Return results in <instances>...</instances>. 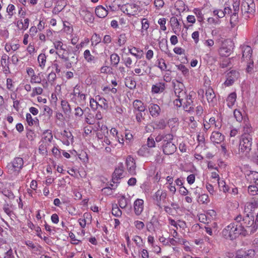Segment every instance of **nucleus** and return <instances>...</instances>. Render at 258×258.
<instances>
[{"label": "nucleus", "mask_w": 258, "mask_h": 258, "mask_svg": "<svg viewBox=\"0 0 258 258\" xmlns=\"http://www.w3.org/2000/svg\"><path fill=\"white\" fill-rule=\"evenodd\" d=\"M95 14L97 16L100 18H104L108 14V9L102 6H98L95 9Z\"/></svg>", "instance_id": "aec40b11"}, {"label": "nucleus", "mask_w": 258, "mask_h": 258, "mask_svg": "<svg viewBox=\"0 0 258 258\" xmlns=\"http://www.w3.org/2000/svg\"><path fill=\"white\" fill-rule=\"evenodd\" d=\"M194 13L196 15L198 20L199 22H202L204 20V15L202 10L198 8L194 9L193 10Z\"/></svg>", "instance_id": "de8ad7c7"}, {"label": "nucleus", "mask_w": 258, "mask_h": 258, "mask_svg": "<svg viewBox=\"0 0 258 258\" xmlns=\"http://www.w3.org/2000/svg\"><path fill=\"white\" fill-rule=\"evenodd\" d=\"M61 106L63 112L66 114H69L71 113V107L70 104L67 101L62 100L61 102Z\"/></svg>", "instance_id": "79ce46f5"}, {"label": "nucleus", "mask_w": 258, "mask_h": 258, "mask_svg": "<svg viewBox=\"0 0 258 258\" xmlns=\"http://www.w3.org/2000/svg\"><path fill=\"white\" fill-rule=\"evenodd\" d=\"M165 88V84L163 82H158L152 86V92L157 94L161 93L164 91Z\"/></svg>", "instance_id": "4be33fe9"}, {"label": "nucleus", "mask_w": 258, "mask_h": 258, "mask_svg": "<svg viewBox=\"0 0 258 258\" xmlns=\"http://www.w3.org/2000/svg\"><path fill=\"white\" fill-rule=\"evenodd\" d=\"M146 146L148 148H153L155 146V142L152 137H149L147 140Z\"/></svg>", "instance_id": "774afa93"}, {"label": "nucleus", "mask_w": 258, "mask_h": 258, "mask_svg": "<svg viewBox=\"0 0 258 258\" xmlns=\"http://www.w3.org/2000/svg\"><path fill=\"white\" fill-rule=\"evenodd\" d=\"M253 253L254 251L251 249L247 251H239L237 252L235 258H251Z\"/></svg>", "instance_id": "f704fd0d"}, {"label": "nucleus", "mask_w": 258, "mask_h": 258, "mask_svg": "<svg viewBox=\"0 0 258 258\" xmlns=\"http://www.w3.org/2000/svg\"><path fill=\"white\" fill-rule=\"evenodd\" d=\"M71 99L76 103L84 104L86 99V95L81 91L80 86L77 85L71 94Z\"/></svg>", "instance_id": "39448f33"}, {"label": "nucleus", "mask_w": 258, "mask_h": 258, "mask_svg": "<svg viewBox=\"0 0 258 258\" xmlns=\"http://www.w3.org/2000/svg\"><path fill=\"white\" fill-rule=\"evenodd\" d=\"M255 6L253 0H243L241 10L243 14H252L254 13Z\"/></svg>", "instance_id": "0eeeda50"}, {"label": "nucleus", "mask_w": 258, "mask_h": 258, "mask_svg": "<svg viewBox=\"0 0 258 258\" xmlns=\"http://www.w3.org/2000/svg\"><path fill=\"white\" fill-rule=\"evenodd\" d=\"M167 197V191L160 188L151 196V199L154 204L161 208L162 204L165 203Z\"/></svg>", "instance_id": "20e7f679"}, {"label": "nucleus", "mask_w": 258, "mask_h": 258, "mask_svg": "<svg viewBox=\"0 0 258 258\" xmlns=\"http://www.w3.org/2000/svg\"><path fill=\"white\" fill-rule=\"evenodd\" d=\"M120 60L118 55L116 53H113L110 55V61L114 66H116Z\"/></svg>", "instance_id": "09e8293b"}, {"label": "nucleus", "mask_w": 258, "mask_h": 258, "mask_svg": "<svg viewBox=\"0 0 258 258\" xmlns=\"http://www.w3.org/2000/svg\"><path fill=\"white\" fill-rule=\"evenodd\" d=\"M129 52L137 59H140L143 56V51L136 47H128Z\"/></svg>", "instance_id": "b1692460"}, {"label": "nucleus", "mask_w": 258, "mask_h": 258, "mask_svg": "<svg viewBox=\"0 0 258 258\" xmlns=\"http://www.w3.org/2000/svg\"><path fill=\"white\" fill-rule=\"evenodd\" d=\"M126 170L132 175L136 174V164L135 159L131 156H127L125 161Z\"/></svg>", "instance_id": "9b49d317"}, {"label": "nucleus", "mask_w": 258, "mask_h": 258, "mask_svg": "<svg viewBox=\"0 0 258 258\" xmlns=\"http://www.w3.org/2000/svg\"><path fill=\"white\" fill-rule=\"evenodd\" d=\"M30 77V83L32 84H39L40 83L41 81L40 78L38 76L36 75L35 74Z\"/></svg>", "instance_id": "e2e57ef3"}, {"label": "nucleus", "mask_w": 258, "mask_h": 258, "mask_svg": "<svg viewBox=\"0 0 258 258\" xmlns=\"http://www.w3.org/2000/svg\"><path fill=\"white\" fill-rule=\"evenodd\" d=\"M252 144V138L249 135L242 136L240 141L238 154L242 155H246L250 150Z\"/></svg>", "instance_id": "7ed1b4c3"}, {"label": "nucleus", "mask_w": 258, "mask_h": 258, "mask_svg": "<svg viewBox=\"0 0 258 258\" xmlns=\"http://www.w3.org/2000/svg\"><path fill=\"white\" fill-rule=\"evenodd\" d=\"M222 234L226 238L232 240L239 235H245L247 232L241 224L231 223L223 229Z\"/></svg>", "instance_id": "f257e3e1"}, {"label": "nucleus", "mask_w": 258, "mask_h": 258, "mask_svg": "<svg viewBox=\"0 0 258 258\" xmlns=\"http://www.w3.org/2000/svg\"><path fill=\"white\" fill-rule=\"evenodd\" d=\"M204 128L205 131H208L210 129L212 126H215V127H217V126L216 124L215 118L214 117H211L209 121H204L203 122Z\"/></svg>", "instance_id": "4c0bfd02"}, {"label": "nucleus", "mask_w": 258, "mask_h": 258, "mask_svg": "<svg viewBox=\"0 0 258 258\" xmlns=\"http://www.w3.org/2000/svg\"><path fill=\"white\" fill-rule=\"evenodd\" d=\"M198 202L200 204H207L210 202L209 196L207 194H202L199 196Z\"/></svg>", "instance_id": "a18cd8bd"}, {"label": "nucleus", "mask_w": 258, "mask_h": 258, "mask_svg": "<svg viewBox=\"0 0 258 258\" xmlns=\"http://www.w3.org/2000/svg\"><path fill=\"white\" fill-rule=\"evenodd\" d=\"M134 223L136 228L139 230H142L145 227L144 223L141 221H135Z\"/></svg>", "instance_id": "0e129e2a"}, {"label": "nucleus", "mask_w": 258, "mask_h": 258, "mask_svg": "<svg viewBox=\"0 0 258 258\" xmlns=\"http://www.w3.org/2000/svg\"><path fill=\"white\" fill-rule=\"evenodd\" d=\"M158 23L160 25V28L163 31L166 30L165 24L166 23V20L164 18H160L158 21Z\"/></svg>", "instance_id": "680f3d73"}, {"label": "nucleus", "mask_w": 258, "mask_h": 258, "mask_svg": "<svg viewBox=\"0 0 258 258\" xmlns=\"http://www.w3.org/2000/svg\"><path fill=\"white\" fill-rule=\"evenodd\" d=\"M133 106L134 107V111L144 112L145 110V106L143 103L139 100H136L134 101Z\"/></svg>", "instance_id": "c85d7f7f"}, {"label": "nucleus", "mask_w": 258, "mask_h": 258, "mask_svg": "<svg viewBox=\"0 0 258 258\" xmlns=\"http://www.w3.org/2000/svg\"><path fill=\"white\" fill-rule=\"evenodd\" d=\"M231 12V9L229 7H225L224 11L221 10H215L213 11L215 16H217L218 18H223L225 14H229Z\"/></svg>", "instance_id": "bb28decb"}, {"label": "nucleus", "mask_w": 258, "mask_h": 258, "mask_svg": "<svg viewBox=\"0 0 258 258\" xmlns=\"http://www.w3.org/2000/svg\"><path fill=\"white\" fill-rule=\"evenodd\" d=\"M175 94L177 98H180L182 99L183 98H185L186 97L188 96L186 94V92L183 89L180 88H176L175 89Z\"/></svg>", "instance_id": "58836bf2"}, {"label": "nucleus", "mask_w": 258, "mask_h": 258, "mask_svg": "<svg viewBox=\"0 0 258 258\" xmlns=\"http://www.w3.org/2000/svg\"><path fill=\"white\" fill-rule=\"evenodd\" d=\"M234 116L237 121L241 122L242 121L243 116L241 112L239 110L235 109L234 111Z\"/></svg>", "instance_id": "052dcab7"}, {"label": "nucleus", "mask_w": 258, "mask_h": 258, "mask_svg": "<svg viewBox=\"0 0 258 258\" xmlns=\"http://www.w3.org/2000/svg\"><path fill=\"white\" fill-rule=\"evenodd\" d=\"M170 23L173 32L175 34H177L180 30L179 23L177 19L175 17H172L170 19Z\"/></svg>", "instance_id": "a878e982"}, {"label": "nucleus", "mask_w": 258, "mask_h": 258, "mask_svg": "<svg viewBox=\"0 0 258 258\" xmlns=\"http://www.w3.org/2000/svg\"><path fill=\"white\" fill-rule=\"evenodd\" d=\"M172 140L166 141L163 143L162 149L164 153L166 155H171L176 150V145L173 143Z\"/></svg>", "instance_id": "f8f14e48"}, {"label": "nucleus", "mask_w": 258, "mask_h": 258, "mask_svg": "<svg viewBox=\"0 0 258 258\" xmlns=\"http://www.w3.org/2000/svg\"><path fill=\"white\" fill-rule=\"evenodd\" d=\"M26 121L30 126L39 125V120L37 117H33L30 113H26Z\"/></svg>", "instance_id": "393cba45"}, {"label": "nucleus", "mask_w": 258, "mask_h": 258, "mask_svg": "<svg viewBox=\"0 0 258 258\" xmlns=\"http://www.w3.org/2000/svg\"><path fill=\"white\" fill-rule=\"evenodd\" d=\"M92 221V216L90 213L86 212L84 213L83 217L78 220L80 226L82 228H85L87 224H90Z\"/></svg>", "instance_id": "a211bd4d"}, {"label": "nucleus", "mask_w": 258, "mask_h": 258, "mask_svg": "<svg viewBox=\"0 0 258 258\" xmlns=\"http://www.w3.org/2000/svg\"><path fill=\"white\" fill-rule=\"evenodd\" d=\"M243 227L251 228L250 232L254 231L258 227V223L255 220L254 221V217L253 216L247 215L243 219V223L241 224Z\"/></svg>", "instance_id": "9d476101"}, {"label": "nucleus", "mask_w": 258, "mask_h": 258, "mask_svg": "<svg viewBox=\"0 0 258 258\" xmlns=\"http://www.w3.org/2000/svg\"><path fill=\"white\" fill-rule=\"evenodd\" d=\"M123 173V166L122 164L119 165L118 167H117L113 173V179L117 180L118 179H120L122 177V174Z\"/></svg>", "instance_id": "7c9ffc66"}, {"label": "nucleus", "mask_w": 258, "mask_h": 258, "mask_svg": "<svg viewBox=\"0 0 258 258\" xmlns=\"http://www.w3.org/2000/svg\"><path fill=\"white\" fill-rule=\"evenodd\" d=\"M239 74L236 71H232L227 75L226 80L224 82L225 86L232 85L234 82L238 78Z\"/></svg>", "instance_id": "4468645a"}, {"label": "nucleus", "mask_w": 258, "mask_h": 258, "mask_svg": "<svg viewBox=\"0 0 258 258\" xmlns=\"http://www.w3.org/2000/svg\"><path fill=\"white\" fill-rule=\"evenodd\" d=\"M53 45L56 49V53L59 56V57L67 60L68 54L67 50V45L66 44H63L62 42L60 40L54 41Z\"/></svg>", "instance_id": "423d86ee"}, {"label": "nucleus", "mask_w": 258, "mask_h": 258, "mask_svg": "<svg viewBox=\"0 0 258 258\" xmlns=\"http://www.w3.org/2000/svg\"><path fill=\"white\" fill-rule=\"evenodd\" d=\"M232 49V42L230 40H226L223 42L219 49L220 55L222 56L227 57L230 55Z\"/></svg>", "instance_id": "6e6552de"}, {"label": "nucleus", "mask_w": 258, "mask_h": 258, "mask_svg": "<svg viewBox=\"0 0 258 258\" xmlns=\"http://www.w3.org/2000/svg\"><path fill=\"white\" fill-rule=\"evenodd\" d=\"M155 140L157 142H160L163 141L164 143L166 142V141L173 140V136L170 134L165 135L160 134L156 137Z\"/></svg>", "instance_id": "72a5a7b5"}, {"label": "nucleus", "mask_w": 258, "mask_h": 258, "mask_svg": "<svg viewBox=\"0 0 258 258\" xmlns=\"http://www.w3.org/2000/svg\"><path fill=\"white\" fill-rule=\"evenodd\" d=\"M46 56L45 54L41 53L38 56V61L39 66L42 69H43L45 66Z\"/></svg>", "instance_id": "ea45409f"}, {"label": "nucleus", "mask_w": 258, "mask_h": 258, "mask_svg": "<svg viewBox=\"0 0 258 258\" xmlns=\"http://www.w3.org/2000/svg\"><path fill=\"white\" fill-rule=\"evenodd\" d=\"M236 94L235 92H232L228 95L226 99V102L227 106L229 108L232 107L234 105V103L236 100Z\"/></svg>", "instance_id": "e433bc0d"}, {"label": "nucleus", "mask_w": 258, "mask_h": 258, "mask_svg": "<svg viewBox=\"0 0 258 258\" xmlns=\"http://www.w3.org/2000/svg\"><path fill=\"white\" fill-rule=\"evenodd\" d=\"M251 181L258 185V172L256 171L251 172L248 175Z\"/></svg>", "instance_id": "864d4df0"}, {"label": "nucleus", "mask_w": 258, "mask_h": 258, "mask_svg": "<svg viewBox=\"0 0 258 258\" xmlns=\"http://www.w3.org/2000/svg\"><path fill=\"white\" fill-rule=\"evenodd\" d=\"M206 96L209 103H213L216 101V96L211 88H208L206 91Z\"/></svg>", "instance_id": "c756f323"}, {"label": "nucleus", "mask_w": 258, "mask_h": 258, "mask_svg": "<svg viewBox=\"0 0 258 258\" xmlns=\"http://www.w3.org/2000/svg\"><path fill=\"white\" fill-rule=\"evenodd\" d=\"M164 5V2L163 0H155L154 6L156 9L160 10Z\"/></svg>", "instance_id": "69168bd1"}, {"label": "nucleus", "mask_w": 258, "mask_h": 258, "mask_svg": "<svg viewBox=\"0 0 258 258\" xmlns=\"http://www.w3.org/2000/svg\"><path fill=\"white\" fill-rule=\"evenodd\" d=\"M125 84L127 88L131 89H134L136 86V81L131 77H128L125 79Z\"/></svg>", "instance_id": "a19ab883"}, {"label": "nucleus", "mask_w": 258, "mask_h": 258, "mask_svg": "<svg viewBox=\"0 0 258 258\" xmlns=\"http://www.w3.org/2000/svg\"><path fill=\"white\" fill-rule=\"evenodd\" d=\"M133 240L138 246L141 247L142 246V239L139 236L136 235L134 236Z\"/></svg>", "instance_id": "338daca9"}, {"label": "nucleus", "mask_w": 258, "mask_h": 258, "mask_svg": "<svg viewBox=\"0 0 258 258\" xmlns=\"http://www.w3.org/2000/svg\"><path fill=\"white\" fill-rule=\"evenodd\" d=\"M138 154L142 156H146L150 154V151L146 145H143L138 151Z\"/></svg>", "instance_id": "49530a36"}, {"label": "nucleus", "mask_w": 258, "mask_h": 258, "mask_svg": "<svg viewBox=\"0 0 258 258\" xmlns=\"http://www.w3.org/2000/svg\"><path fill=\"white\" fill-rule=\"evenodd\" d=\"M238 13H233L232 15L231 16L230 21L232 27H233L235 26L237 22H238Z\"/></svg>", "instance_id": "4d7b16f0"}, {"label": "nucleus", "mask_w": 258, "mask_h": 258, "mask_svg": "<svg viewBox=\"0 0 258 258\" xmlns=\"http://www.w3.org/2000/svg\"><path fill=\"white\" fill-rule=\"evenodd\" d=\"M99 127L96 133L97 138L99 139H104L103 142L107 145H110L111 141L108 137L109 133L107 127L105 125H102L101 126L99 125Z\"/></svg>", "instance_id": "1a4fd4ad"}, {"label": "nucleus", "mask_w": 258, "mask_h": 258, "mask_svg": "<svg viewBox=\"0 0 258 258\" xmlns=\"http://www.w3.org/2000/svg\"><path fill=\"white\" fill-rule=\"evenodd\" d=\"M219 187L220 190L224 192L228 190V187L226 185L225 182L223 180H220L218 181Z\"/></svg>", "instance_id": "5fc2aeb1"}, {"label": "nucleus", "mask_w": 258, "mask_h": 258, "mask_svg": "<svg viewBox=\"0 0 258 258\" xmlns=\"http://www.w3.org/2000/svg\"><path fill=\"white\" fill-rule=\"evenodd\" d=\"M24 160L21 157H15L7 166V172L13 176H17L24 167Z\"/></svg>", "instance_id": "f03ea898"}, {"label": "nucleus", "mask_w": 258, "mask_h": 258, "mask_svg": "<svg viewBox=\"0 0 258 258\" xmlns=\"http://www.w3.org/2000/svg\"><path fill=\"white\" fill-rule=\"evenodd\" d=\"M121 10L124 13L128 15L134 16L137 14L138 8L135 4H127L122 6Z\"/></svg>", "instance_id": "ddd939ff"}, {"label": "nucleus", "mask_w": 258, "mask_h": 258, "mask_svg": "<svg viewBox=\"0 0 258 258\" xmlns=\"http://www.w3.org/2000/svg\"><path fill=\"white\" fill-rule=\"evenodd\" d=\"M158 67L161 71H166L167 68L165 60L162 58L158 60Z\"/></svg>", "instance_id": "bf43d9fd"}, {"label": "nucleus", "mask_w": 258, "mask_h": 258, "mask_svg": "<svg viewBox=\"0 0 258 258\" xmlns=\"http://www.w3.org/2000/svg\"><path fill=\"white\" fill-rule=\"evenodd\" d=\"M61 140L64 145L69 146L73 142V136L70 132L64 130L61 133Z\"/></svg>", "instance_id": "2eb2a0df"}, {"label": "nucleus", "mask_w": 258, "mask_h": 258, "mask_svg": "<svg viewBox=\"0 0 258 258\" xmlns=\"http://www.w3.org/2000/svg\"><path fill=\"white\" fill-rule=\"evenodd\" d=\"M53 139L51 132L49 130H45L42 134V141L43 143H50Z\"/></svg>", "instance_id": "cd10ccee"}, {"label": "nucleus", "mask_w": 258, "mask_h": 258, "mask_svg": "<svg viewBox=\"0 0 258 258\" xmlns=\"http://www.w3.org/2000/svg\"><path fill=\"white\" fill-rule=\"evenodd\" d=\"M118 201L119 207L122 209L126 208L130 202L128 199L126 198L125 197L122 195L118 196Z\"/></svg>", "instance_id": "2f4dec72"}, {"label": "nucleus", "mask_w": 258, "mask_h": 258, "mask_svg": "<svg viewBox=\"0 0 258 258\" xmlns=\"http://www.w3.org/2000/svg\"><path fill=\"white\" fill-rule=\"evenodd\" d=\"M83 56L85 60L88 63H94L95 62V57L91 54L90 51L88 49L84 51Z\"/></svg>", "instance_id": "c9c22d12"}, {"label": "nucleus", "mask_w": 258, "mask_h": 258, "mask_svg": "<svg viewBox=\"0 0 258 258\" xmlns=\"http://www.w3.org/2000/svg\"><path fill=\"white\" fill-rule=\"evenodd\" d=\"M176 67L177 69L181 72L184 76L186 77L189 75L188 69L184 65L180 64Z\"/></svg>", "instance_id": "8fccbe9b"}, {"label": "nucleus", "mask_w": 258, "mask_h": 258, "mask_svg": "<svg viewBox=\"0 0 258 258\" xmlns=\"http://www.w3.org/2000/svg\"><path fill=\"white\" fill-rule=\"evenodd\" d=\"M29 25V20L28 18L24 19V21L22 20L18 21L17 22V26L19 29L25 31L27 29Z\"/></svg>", "instance_id": "473e14b6"}, {"label": "nucleus", "mask_w": 258, "mask_h": 258, "mask_svg": "<svg viewBox=\"0 0 258 258\" xmlns=\"http://www.w3.org/2000/svg\"><path fill=\"white\" fill-rule=\"evenodd\" d=\"M192 101L191 100V96L188 95L187 97L185 98L184 101L183 102V107L185 111L190 112L193 109L192 105Z\"/></svg>", "instance_id": "5701e85b"}, {"label": "nucleus", "mask_w": 258, "mask_h": 258, "mask_svg": "<svg viewBox=\"0 0 258 258\" xmlns=\"http://www.w3.org/2000/svg\"><path fill=\"white\" fill-rule=\"evenodd\" d=\"M241 49L242 51V58L243 60H250L252 53L251 48L248 45H244L242 47Z\"/></svg>", "instance_id": "6ab92c4d"}, {"label": "nucleus", "mask_w": 258, "mask_h": 258, "mask_svg": "<svg viewBox=\"0 0 258 258\" xmlns=\"http://www.w3.org/2000/svg\"><path fill=\"white\" fill-rule=\"evenodd\" d=\"M7 13L9 18H11L15 13V7L12 4H9L7 8Z\"/></svg>", "instance_id": "6e6d98bb"}, {"label": "nucleus", "mask_w": 258, "mask_h": 258, "mask_svg": "<svg viewBox=\"0 0 258 258\" xmlns=\"http://www.w3.org/2000/svg\"><path fill=\"white\" fill-rule=\"evenodd\" d=\"M91 43L92 45H97L100 42L101 38L100 36L96 33H94L91 39Z\"/></svg>", "instance_id": "3c124183"}, {"label": "nucleus", "mask_w": 258, "mask_h": 258, "mask_svg": "<svg viewBox=\"0 0 258 258\" xmlns=\"http://www.w3.org/2000/svg\"><path fill=\"white\" fill-rule=\"evenodd\" d=\"M224 139V136L219 132H213L210 137V140L214 145L221 144Z\"/></svg>", "instance_id": "dca6fc26"}, {"label": "nucleus", "mask_w": 258, "mask_h": 258, "mask_svg": "<svg viewBox=\"0 0 258 258\" xmlns=\"http://www.w3.org/2000/svg\"><path fill=\"white\" fill-rule=\"evenodd\" d=\"M127 37L125 34L122 33L118 36L117 44L119 46L123 45L126 42Z\"/></svg>", "instance_id": "c03bdc74"}, {"label": "nucleus", "mask_w": 258, "mask_h": 258, "mask_svg": "<svg viewBox=\"0 0 258 258\" xmlns=\"http://www.w3.org/2000/svg\"><path fill=\"white\" fill-rule=\"evenodd\" d=\"M221 154L224 157H227L229 155V150L228 149V146L225 143L221 145L220 148L219 149Z\"/></svg>", "instance_id": "37998d69"}, {"label": "nucleus", "mask_w": 258, "mask_h": 258, "mask_svg": "<svg viewBox=\"0 0 258 258\" xmlns=\"http://www.w3.org/2000/svg\"><path fill=\"white\" fill-rule=\"evenodd\" d=\"M248 193L252 196L258 194V187L254 185H249L248 188Z\"/></svg>", "instance_id": "13d9d810"}, {"label": "nucleus", "mask_w": 258, "mask_h": 258, "mask_svg": "<svg viewBox=\"0 0 258 258\" xmlns=\"http://www.w3.org/2000/svg\"><path fill=\"white\" fill-rule=\"evenodd\" d=\"M144 202L142 199H138L134 203V209L135 213L136 215H140L144 210Z\"/></svg>", "instance_id": "f3484780"}, {"label": "nucleus", "mask_w": 258, "mask_h": 258, "mask_svg": "<svg viewBox=\"0 0 258 258\" xmlns=\"http://www.w3.org/2000/svg\"><path fill=\"white\" fill-rule=\"evenodd\" d=\"M149 110L153 117H157L160 114L161 109L157 104L151 103L149 106Z\"/></svg>", "instance_id": "412c9836"}, {"label": "nucleus", "mask_w": 258, "mask_h": 258, "mask_svg": "<svg viewBox=\"0 0 258 258\" xmlns=\"http://www.w3.org/2000/svg\"><path fill=\"white\" fill-rule=\"evenodd\" d=\"M43 92V89L40 87H36L32 89V92L30 94L31 97H34L36 95H41Z\"/></svg>", "instance_id": "603ef678"}]
</instances>
